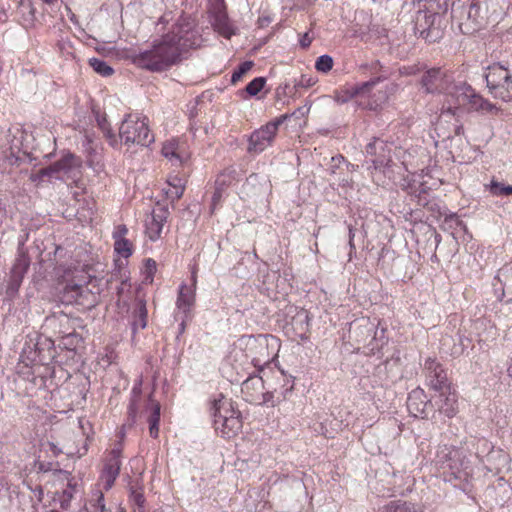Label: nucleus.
Returning <instances> with one entry per match:
<instances>
[{"label":"nucleus","mask_w":512,"mask_h":512,"mask_svg":"<svg viewBox=\"0 0 512 512\" xmlns=\"http://www.w3.org/2000/svg\"><path fill=\"white\" fill-rule=\"evenodd\" d=\"M197 45L193 23L180 17L169 31L155 39L149 49L134 51L129 58L137 67L151 72H162L181 61V55Z\"/></svg>","instance_id":"1"},{"label":"nucleus","mask_w":512,"mask_h":512,"mask_svg":"<svg viewBox=\"0 0 512 512\" xmlns=\"http://www.w3.org/2000/svg\"><path fill=\"white\" fill-rule=\"evenodd\" d=\"M480 445L486 449L490 448L485 439L477 440V449ZM472 458H479V452L473 454L464 446L442 445L438 447L434 461L436 467L442 473L444 481L451 483L463 492H467L474 473Z\"/></svg>","instance_id":"2"},{"label":"nucleus","mask_w":512,"mask_h":512,"mask_svg":"<svg viewBox=\"0 0 512 512\" xmlns=\"http://www.w3.org/2000/svg\"><path fill=\"white\" fill-rule=\"evenodd\" d=\"M279 350L280 340L274 335H243L235 343L231 358L235 369L253 368L259 372L277 357Z\"/></svg>","instance_id":"3"},{"label":"nucleus","mask_w":512,"mask_h":512,"mask_svg":"<svg viewBox=\"0 0 512 512\" xmlns=\"http://www.w3.org/2000/svg\"><path fill=\"white\" fill-rule=\"evenodd\" d=\"M58 269L62 270V276L69 281L65 287V293L67 295L70 294L71 298L78 304H84L81 299L86 298L88 303L93 305L96 301V296L87 287L92 277L89 272L91 266L75 260L67 266H59Z\"/></svg>","instance_id":"4"},{"label":"nucleus","mask_w":512,"mask_h":512,"mask_svg":"<svg viewBox=\"0 0 512 512\" xmlns=\"http://www.w3.org/2000/svg\"><path fill=\"white\" fill-rule=\"evenodd\" d=\"M215 431L223 438H232L241 430L242 420L230 399L220 395L211 407Z\"/></svg>","instance_id":"5"},{"label":"nucleus","mask_w":512,"mask_h":512,"mask_svg":"<svg viewBox=\"0 0 512 512\" xmlns=\"http://www.w3.org/2000/svg\"><path fill=\"white\" fill-rule=\"evenodd\" d=\"M468 104L470 109L475 111L490 112L495 109V106L482 96L477 94L475 90L465 82H459L453 86L451 92V100H448V105H443L441 109V117L455 115L458 108L462 105Z\"/></svg>","instance_id":"6"},{"label":"nucleus","mask_w":512,"mask_h":512,"mask_svg":"<svg viewBox=\"0 0 512 512\" xmlns=\"http://www.w3.org/2000/svg\"><path fill=\"white\" fill-rule=\"evenodd\" d=\"M120 140L127 146H149L154 142V136L148 127L146 117L128 114L119 128Z\"/></svg>","instance_id":"7"},{"label":"nucleus","mask_w":512,"mask_h":512,"mask_svg":"<svg viewBox=\"0 0 512 512\" xmlns=\"http://www.w3.org/2000/svg\"><path fill=\"white\" fill-rule=\"evenodd\" d=\"M484 77L494 98L505 102L512 101V76L507 66L493 63L486 68Z\"/></svg>","instance_id":"8"},{"label":"nucleus","mask_w":512,"mask_h":512,"mask_svg":"<svg viewBox=\"0 0 512 512\" xmlns=\"http://www.w3.org/2000/svg\"><path fill=\"white\" fill-rule=\"evenodd\" d=\"M365 152L367 156L372 157L368 170H370L373 181L378 185L384 183L381 173L385 176L392 162L391 145L379 138H375L367 144Z\"/></svg>","instance_id":"9"},{"label":"nucleus","mask_w":512,"mask_h":512,"mask_svg":"<svg viewBox=\"0 0 512 512\" xmlns=\"http://www.w3.org/2000/svg\"><path fill=\"white\" fill-rule=\"evenodd\" d=\"M54 356V342L48 337L36 336L26 340L20 357L26 365H44Z\"/></svg>","instance_id":"10"},{"label":"nucleus","mask_w":512,"mask_h":512,"mask_svg":"<svg viewBox=\"0 0 512 512\" xmlns=\"http://www.w3.org/2000/svg\"><path fill=\"white\" fill-rule=\"evenodd\" d=\"M422 87L428 93H443L446 95L447 102L451 100V92L453 91L452 76L441 68H431L425 71L421 78Z\"/></svg>","instance_id":"11"},{"label":"nucleus","mask_w":512,"mask_h":512,"mask_svg":"<svg viewBox=\"0 0 512 512\" xmlns=\"http://www.w3.org/2000/svg\"><path fill=\"white\" fill-rule=\"evenodd\" d=\"M288 115H281L275 120L255 130L249 138L248 151L259 154L268 148L277 133L279 126L288 119Z\"/></svg>","instance_id":"12"},{"label":"nucleus","mask_w":512,"mask_h":512,"mask_svg":"<svg viewBox=\"0 0 512 512\" xmlns=\"http://www.w3.org/2000/svg\"><path fill=\"white\" fill-rule=\"evenodd\" d=\"M439 18L437 13L419 10L415 16V34L429 43L438 41L442 37V31L439 25H436Z\"/></svg>","instance_id":"13"},{"label":"nucleus","mask_w":512,"mask_h":512,"mask_svg":"<svg viewBox=\"0 0 512 512\" xmlns=\"http://www.w3.org/2000/svg\"><path fill=\"white\" fill-rule=\"evenodd\" d=\"M381 80V77H376L363 83L354 84L360 106L370 110H376L380 104L386 100V94L384 92L379 91L378 94L373 93L375 86Z\"/></svg>","instance_id":"14"},{"label":"nucleus","mask_w":512,"mask_h":512,"mask_svg":"<svg viewBox=\"0 0 512 512\" xmlns=\"http://www.w3.org/2000/svg\"><path fill=\"white\" fill-rule=\"evenodd\" d=\"M81 162L72 153L66 152L55 163L49 166L53 179L69 180L74 179L80 173Z\"/></svg>","instance_id":"15"},{"label":"nucleus","mask_w":512,"mask_h":512,"mask_svg":"<svg viewBox=\"0 0 512 512\" xmlns=\"http://www.w3.org/2000/svg\"><path fill=\"white\" fill-rule=\"evenodd\" d=\"M29 266V256H25L23 253L16 256L7 280L6 295L9 298H14L17 295Z\"/></svg>","instance_id":"16"},{"label":"nucleus","mask_w":512,"mask_h":512,"mask_svg":"<svg viewBox=\"0 0 512 512\" xmlns=\"http://www.w3.org/2000/svg\"><path fill=\"white\" fill-rule=\"evenodd\" d=\"M424 371L427 385L435 392L451 386L445 369L436 359L428 358L424 364Z\"/></svg>","instance_id":"17"},{"label":"nucleus","mask_w":512,"mask_h":512,"mask_svg":"<svg viewBox=\"0 0 512 512\" xmlns=\"http://www.w3.org/2000/svg\"><path fill=\"white\" fill-rule=\"evenodd\" d=\"M191 281L190 285L182 283L179 286L176 300V309L179 313L185 315V318L189 317L196 301L197 276L195 271L192 272Z\"/></svg>","instance_id":"18"},{"label":"nucleus","mask_w":512,"mask_h":512,"mask_svg":"<svg viewBox=\"0 0 512 512\" xmlns=\"http://www.w3.org/2000/svg\"><path fill=\"white\" fill-rule=\"evenodd\" d=\"M121 454V448H114L110 451L106 459L101 473V480L106 491L113 487L115 480L119 476L121 468Z\"/></svg>","instance_id":"19"},{"label":"nucleus","mask_w":512,"mask_h":512,"mask_svg":"<svg viewBox=\"0 0 512 512\" xmlns=\"http://www.w3.org/2000/svg\"><path fill=\"white\" fill-rule=\"evenodd\" d=\"M431 402L423 389L416 388L408 394L407 409L415 418H427L431 410Z\"/></svg>","instance_id":"20"},{"label":"nucleus","mask_w":512,"mask_h":512,"mask_svg":"<svg viewBox=\"0 0 512 512\" xmlns=\"http://www.w3.org/2000/svg\"><path fill=\"white\" fill-rule=\"evenodd\" d=\"M461 14L466 16V21L461 22L459 27L464 34H471L481 27L483 16L481 5L478 1H471L461 7Z\"/></svg>","instance_id":"21"},{"label":"nucleus","mask_w":512,"mask_h":512,"mask_svg":"<svg viewBox=\"0 0 512 512\" xmlns=\"http://www.w3.org/2000/svg\"><path fill=\"white\" fill-rule=\"evenodd\" d=\"M169 211L165 207L153 209L145 220V232L151 241H157L161 237L163 227L167 221Z\"/></svg>","instance_id":"22"},{"label":"nucleus","mask_w":512,"mask_h":512,"mask_svg":"<svg viewBox=\"0 0 512 512\" xmlns=\"http://www.w3.org/2000/svg\"><path fill=\"white\" fill-rule=\"evenodd\" d=\"M436 392L438 395L435 398V402L438 406L439 412L443 413L449 418L453 417L458 409V397L456 391L452 389L451 386H449L447 389Z\"/></svg>","instance_id":"23"},{"label":"nucleus","mask_w":512,"mask_h":512,"mask_svg":"<svg viewBox=\"0 0 512 512\" xmlns=\"http://www.w3.org/2000/svg\"><path fill=\"white\" fill-rule=\"evenodd\" d=\"M162 155L167 158L173 165H181L189 155L183 149V146L176 140L164 143L162 147Z\"/></svg>","instance_id":"24"},{"label":"nucleus","mask_w":512,"mask_h":512,"mask_svg":"<svg viewBox=\"0 0 512 512\" xmlns=\"http://www.w3.org/2000/svg\"><path fill=\"white\" fill-rule=\"evenodd\" d=\"M82 147L86 153L88 165L95 170L101 168L99 145L93 137L86 134L82 139Z\"/></svg>","instance_id":"25"},{"label":"nucleus","mask_w":512,"mask_h":512,"mask_svg":"<svg viewBox=\"0 0 512 512\" xmlns=\"http://www.w3.org/2000/svg\"><path fill=\"white\" fill-rule=\"evenodd\" d=\"M160 409L159 402L154 400L152 395H150L146 406V411L150 412L147 422L149 424V434L155 439L159 436Z\"/></svg>","instance_id":"26"},{"label":"nucleus","mask_w":512,"mask_h":512,"mask_svg":"<svg viewBox=\"0 0 512 512\" xmlns=\"http://www.w3.org/2000/svg\"><path fill=\"white\" fill-rule=\"evenodd\" d=\"M247 374V378L241 384L243 393L248 394L252 399L254 393H261L263 389V379L256 374V369L243 370Z\"/></svg>","instance_id":"27"},{"label":"nucleus","mask_w":512,"mask_h":512,"mask_svg":"<svg viewBox=\"0 0 512 512\" xmlns=\"http://www.w3.org/2000/svg\"><path fill=\"white\" fill-rule=\"evenodd\" d=\"M494 280L493 286L496 291L501 289L503 295L506 292L512 294V263L499 269Z\"/></svg>","instance_id":"28"},{"label":"nucleus","mask_w":512,"mask_h":512,"mask_svg":"<svg viewBox=\"0 0 512 512\" xmlns=\"http://www.w3.org/2000/svg\"><path fill=\"white\" fill-rule=\"evenodd\" d=\"M376 512H421V509L415 503L398 499L380 506Z\"/></svg>","instance_id":"29"},{"label":"nucleus","mask_w":512,"mask_h":512,"mask_svg":"<svg viewBox=\"0 0 512 512\" xmlns=\"http://www.w3.org/2000/svg\"><path fill=\"white\" fill-rule=\"evenodd\" d=\"M141 385H142V379L140 378L133 386L132 388V397H131V401H130V404L128 406V425L129 426H132L135 421H136V417H137V412H138V400L140 398V395H141Z\"/></svg>","instance_id":"30"},{"label":"nucleus","mask_w":512,"mask_h":512,"mask_svg":"<svg viewBox=\"0 0 512 512\" xmlns=\"http://www.w3.org/2000/svg\"><path fill=\"white\" fill-rule=\"evenodd\" d=\"M168 187L165 189V193L171 200H178L182 197L185 184L182 178L178 176H170L167 181Z\"/></svg>","instance_id":"31"},{"label":"nucleus","mask_w":512,"mask_h":512,"mask_svg":"<svg viewBox=\"0 0 512 512\" xmlns=\"http://www.w3.org/2000/svg\"><path fill=\"white\" fill-rule=\"evenodd\" d=\"M148 311L146 303L143 300H139L137 307L134 311L132 329L136 332L138 329H144L147 326Z\"/></svg>","instance_id":"32"},{"label":"nucleus","mask_w":512,"mask_h":512,"mask_svg":"<svg viewBox=\"0 0 512 512\" xmlns=\"http://www.w3.org/2000/svg\"><path fill=\"white\" fill-rule=\"evenodd\" d=\"M357 99V90L354 88V84H346L341 89L336 90L333 95L334 101L339 104L348 103L350 100Z\"/></svg>","instance_id":"33"},{"label":"nucleus","mask_w":512,"mask_h":512,"mask_svg":"<svg viewBox=\"0 0 512 512\" xmlns=\"http://www.w3.org/2000/svg\"><path fill=\"white\" fill-rule=\"evenodd\" d=\"M130 501L134 505V512H144L145 498L141 487L130 485Z\"/></svg>","instance_id":"34"},{"label":"nucleus","mask_w":512,"mask_h":512,"mask_svg":"<svg viewBox=\"0 0 512 512\" xmlns=\"http://www.w3.org/2000/svg\"><path fill=\"white\" fill-rule=\"evenodd\" d=\"M457 339L458 343H454L450 349L446 350V352L453 357H458L464 354V352L471 346V340L469 338L462 335H458Z\"/></svg>","instance_id":"35"},{"label":"nucleus","mask_w":512,"mask_h":512,"mask_svg":"<svg viewBox=\"0 0 512 512\" xmlns=\"http://www.w3.org/2000/svg\"><path fill=\"white\" fill-rule=\"evenodd\" d=\"M89 63L93 70L101 76L107 77L113 74V68L108 63L99 58H91Z\"/></svg>","instance_id":"36"},{"label":"nucleus","mask_w":512,"mask_h":512,"mask_svg":"<svg viewBox=\"0 0 512 512\" xmlns=\"http://www.w3.org/2000/svg\"><path fill=\"white\" fill-rule=\"evenodd\" d=\"M114 251L122 258H129L133 254V245L128 239L114 242Z\"/></svg>","instance_id":"37"},{"label":"nucleus","mask_w":512,"mask_h":512,"mask_svg":"<svg viewBox=\"0 0 512 512\" xmlns=\"http://www.w3.org/2000/svg\"><path fill=\"white\" fill-rule=\"evenodd\" d=\"M97 122H98L99 127L103 131L105 137L108 139L109 144L112 147H116L118 145V139H117L116 135L110 129L105 117H98Z\"/></svg>","instance_id":"38"},{"label":"nucleus","mask_w":512,"mask_h":512,"mask_svg":"<svg viewBox=\"0 0 512 512\" xmlns=\"http://www.w3.org/2000/svg\"><path fill=\"white\" fill-rule=\"evenodd\" d=\"M214 26L220 34L229 38L232 34L231 27L227 21V17L224 14H219L214 21Z\"/></svg>","instance_id":"39"},{"label":"nucleus","mask_w":512,"mask_h":512,"mask_svg":"<svg viewBox=\"0 0 512 512\" xmlns=\"http://www.w3.org/2000/svg\"><path fill=\"white\" fill-rule=\"evenodd\" d=\"M214 26L220 34L229 38L232 34L231 27L227 21V17L224 14H219L214 21Z\"/></svg>","instance_id":"40"},{"label":"nucleus","mask_w":512,"mask_h":512,"mask_svg":"<svg viewBox=\"0 0 512 512\" xmlns=\"http://www.w3.org/2000/svg\"><path fill=\"white\" fill-rule=\"evenodd\" d=\"M333 68V58L330 55L324 54L317 58L315 62V69L318 72L327 73Z\"/></svg>","instance_id":"41"},{"label":"nucleus","mask_w":512,"mask_h":512,"mask_svg":"<svg viewBox=\"0 0 512 512\" xmlns=\"http://www.w3.org/2000/svg\"><path fill=\"white\" fill-rule=\"evenodd\" d=\"M265 83L266 79L264 77H256L247 84L245 91L250 96H256L263 89Z\"/></svg>","instance_id":"42"},{"label":"nucleus","mask_w":512,"mask_h":512,"mask_svg":"<svg viewBox=\"0 0 512 512\" xmlns=\"http://www.w3.org/2000/svg\"><path fill=\"white\" fill-rule=\"evenodd\" d=\"M253 67V62L252 61H245V62H242L238 68L232 73V76H231V82L233 84L237 83L239 80H241V78L248 72L251 70V68Z\"/></svg>","instance_id":"43"},{"label":"nucleus","mask_w":512,"mask_h":512,"mask_svg":"<svg viewBox=\"0 0 512 512\" xmlns=\"http://www.w3.org/2000/svg\"><path fill=\"white\" fill-rule=\"evenodd\" d=\"M156 270H157L156 262L151 258L146 259V261H145V277H144L145 282L151 283L153 281V277H154Z\"/></svg>","instance_id":"44"},{"label":"nucleus","mask_w":512,"mask_h":512,"mask_svg":"<svg viewBox=\"0 0 512 512\" xmlns=\"http://www.w3.org/2000/svg\"><path fill=\"white\" fill-rule=\"evenodd\" d=\"M49 170V166L38 170L36 173L31 174L30 180L34 183H40L45 177L53 179L52 173Z\"/></svg>","instance_id":"45"},{"label":"nucleus","mask_w":512,"mask_h":512,"mask_svg":"<svg viewBox=\"0 0 512 512\" xmlns=\"http://www.w3.org/2000/svg\"><path fill=\"white\" fill-rule=\"evenodd\" d=\"M445 224L446 225H449V227H455V228H459L461 230H466V226L465 224L463 223V221H461L458 217L456 216H449L445 219Z\"/></svg>","instance_id":"46"},{"label":"nucleus","mask_w":512,"mask_h":512,"mask_svg":"<svg viewBox=\"0 0 512 512\" xmlns=\"http://www.w3.org/2000/svg\"><path fill=\"white\" fill-rule=\"evenodd\" d=\"M507 187V185L503 183H499L496 181H491L489 185V190L494 196L505 195L503 188Z\"/></svg>","instance_id":"47"},{"label":"nucleus","mask_w":512,"mask_h":512,"mask_svg":"<svg viewBox=\"0 0 512 512\" xmlns=\"http://www.w3.org/2000/svg\"><path fill=\"white\" fill-rule=\"evenodd\" d=\"M127 233H128V228L126 227V225H124V224L118 225L113 232L114 242L117 240H120V239H127L126 238Z\"/></svg>","instance_id":"48"},{"label":"nucleus","mask_w":512,"mask_h":512,"mask_svg":"<svg viewBox=\"0 0 512 512\" xmlns=\"http://www.w3.org/2000/svg\"><path fill=\"white\" fill-rule=\"evenodd\" d=\"M220 179L215 180V191L212 196V208L214 209L221 201L223 193L220 192Z\"/></svg>","instance_id":"49"},{"label":"nucleus","mask_w":512,"mask_h":512,"mask_svg":"<svg viewBox=\"0 0 512 512\" xmlns=\"http://www.w3.org/2000/svg\"><path fill=\"white\" fill-rule=\"evenodd\" d=\"M315 84V80L311 77H307L305 75L301 76V78L296 82V87L309 88Z\"/></svg>","instance_id":"50"},{"label":"nucleus","mask_w":512,"mask_h":512,"mask_svg":"<svg viewBox=\"0 0 512 512\" xmlns=\"http://www.w3.org/2000/svg\"><path fill=\"white\" fill-rule=\"evenodd\" d=\"M27 240H28V233L19 237L17 255H21L23 253L25 256H29L28 251L25 248V243Z\"/></svg>","instance_id":"51"},{"label":"nucleus","mask_w":512,"mask_h":512,"mask_svg":"<svg viewBox=\"0 0 512 512\" xmlns=\"http://www.w3.org/2000/svg\"><path fill=\"white\" fill-rule=\"evenodd\" d=\"M313 37L308 32L302 34L299 38V44L302 48H308L312 43Z\"/></svg>","instance_id":"52"},{"label":"nucleus","mask_w":512,"mask_h":512,"mask_svg":"<svg viewBox=\"0 0 512 512\" xmlns=\"http://www.w3.org/2000/svg\"><path fill=\"white\" fill-rule=\"evenodd\" d=\"M96 504L95 506L101 511L102 510V506H105V500H104V495L101 491H98L96 493Z\"/></svg>","instance_id":"53"},{"label":"nucleus","mask_w":512,"mask_h":512,"mask_svg":"<svg viewBox=\"0 0 512 512\" xmlns=\"http://www.w3.org/2000/svg\"><path fill=\"white\" fill-rule=\"evenodd\" d=\"M354 230L351 226H349V247H350V254L355 251V245H354Z\"/></svg>","instance_id":"54"},{"label":"nucleus","mask_w":512,"mask_h":512,"mask_svg":"<svg viewBox=\"0 0 512 512\" xmlns=\"http://www.w3.org/2000/svg\"><path fill=\"white\" fill-rule=\"evenodd\" d=\"M20 8L22 10H27L29 12V14L33 17L34 10H33L32 4L30 2L21 1Z\"/></svg>","instance_id":"55"},{"label":"nucleus","mask_w":512,"mask_h":512,"mask_svg":"<svg viewBox=\"0 0 512 512\" xmlns=\"http://www.w3.org/2000/svg\"><path fill=\"white\" fill-rule=\"evenodd\" d=\"M79 428L82 430L83 435H87L86 426H89V421L84 418L78 419Z\"/></svg>","instance_id":"56"},{"label":"nucleus","mask_w":512,"mask_h":512,"mask_svg":"<svg viewBox=\"0 0 512 512\" xmlns=\"http://www.w3.org/2000/svg\"><path fill=\"white\" fill-rule=\"evenodd\" d=\"M171 19H172V18H171V16H170V13H169V14H164V15L160 18L159 22L157 23V27H159V26H163V27H164L165 25L169 24V22H170V20H171Z\"/></svg>","instance_id":"57"},{"label":"nucleus","mask_w":512,"mask_h":512,"mask_svg":"<svg viewBox=\"0 0 512 512\" xmlns=\"http://www.w3.org/2000/svg\"><path fill=\"white\" fill-rule=\"evenodd\" d=\"M49 446H50V450H51V452L53 453V455L58 456V455H60L61 453H63V449H62V448H59L56 444H54V443H49Z\"/></svg>","instance_id":"58"},{"label":"nucleus","mask_w":512,"mask_h":512,"mask_svg":"<svg viewBox=\"0 0 512 512\" xmlns=\"http://www.w3.org/2000/svg\"><path fill=\"white\" fill-rule=\"evenodd\" d=\"M70 322L72 323L73 327L75 328V324L78 322V319L77 318L70 319L66 315H64L63 317L60 318L61 324H64V323L69 324Z\"/></svg>","instance_id":"59"},{"label":"nucleus","mask_w":512,"mask_h":512,"mask_svg":"<svg viewBox=\"0 0 512 512\" xmlns=\"http://www.w3.org/2000/svg\"><path fill=\"white\" fill-rule=\"evenodd\" d=\"M73 491L74 486L71 484V482H69L68 488L64 491V496H66L68 499H71L73 497Z\"/></svg>","instance_id":"60"},{"label":"nucleus","mask_w":512,"mask_h":512,"mask_svg":"<svg viewBox=\"0 0 512 512\" xmlns=\"http://www.w3.org/2000/svg\"><path fill=\"white\" fill-rule=\"evenodd\" d=\"M12 148L17 150L22 148V143L16 136H14V140L12 141Z\"/></svg>","instance_id":"61"},{"label":"nucleus","mask_w":512,"mask_h":512,"mask_svg":"<svg viewBox=\"0 0 512 512\" xmlns=\"http://www.w3.org/2000/svg\"><path fill=\"white\" fill-rule=\"evenodd\" d=\"M216 179H220V192H224L225 190V187H226V180H225V176L224 175H220L218 176Z\"/></svg>","instance_id":"62"},{"label":"nucleus","mask_w":512,"mask_h":512,"mask_svg":"<svg viewBox=\"0 0 512 512\" xmlns=\"http://www.w3.org/2000/svg\"><path fill=\"white\" fill-rule=\"evenodd\" d=\"M64 333V338H67V339H79V336L78 334L75 333V331H71V332H63Z\"/></svg>","instance_id":"63"},{"label":"nucleus","mask_w":512,"mask_h":512,"mask_svg":"<svg viewBox=\"0 0 512 512\" xmlns=\"http://www.w3.org/2000/svg\"><path fill=\"white\" fill-rule=\"evenodd\" d=\"M308 110H309L308 108H307V109H305V108H299V109H297L296 111H294L292 114H287V115L289 116V117H288V119H289L290 117H292V116H295L297 113H298V114H302V115H304V113L308 112Z\"/></svg>","instance_id":"64"}]
</instances>
